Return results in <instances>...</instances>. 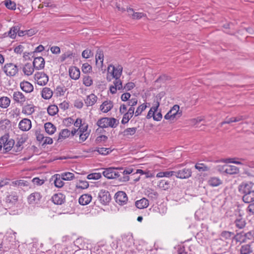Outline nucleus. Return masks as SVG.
Here are the masks:
<instances>
[{
    "mask_svg": "<svg viewBox=\"0 0 254 254\" xmlns=\"http://www.w3.org/2000/svg\"><path fill=\"white\" fill-rule=\"evenodd\" d=\"M239 191L243 194V201L246 203L254 201V184L251 182L243 183L239 187Z\"/></svg>",
    "mask_w": 254,
    "mask_h": 254,
    "instance_id": "1",
    "label": "nucleus"
},
{
    "mask_svg": "<svg viewBox=\"0 0 254 254\" xmlns=\"http://www.w3.org/2000/svg\"><path fill=\"white\" fill-rule=\"evenodd\" d=\"M235 240L242 243H246L249 242H254V229L247 232L244 231L237 233L234 236Z\"/></svg>",
    "mask_w": 254,
    "mask_h": 254,
    "instance_id": "2",
    "label": "nucleus"
},
{
    "mask_svg": "<svg viewBox=\"0 0 254 254\" xmlns=\"http://www.w3.org/2000/svg\"><path fill=\"white\" fill-rule=\"evenodd\" d=\"M14 140L9 138L8 134H5L0 138V151L3 147L5 152L9 151L14 145Z\"/></svg>",
    "mask_w": 254,
    "mask_h": 254,
    "instance_id": "3",
    "label": "nucleus"
},
{
    "mask_svg": "<svg viewBox=\"0 0 254 254\" xmlns=\"http://www.w3.org/2000/svg\"><path fill=\"white\" fill-rule=\"evenodd\" d=\"M182 115V112L180 111V107L178 105H175L168 112L164 118L166 120L177 119Z\"/></svg>",
    "mask_w": 254,
    "mask_h": 254,
    "instance_id": "4",
    "label": "nucleus"
},
{
    "mask_svg": "<svg viewBox=\"0 0 254 254\" xmlns=\"http://www.w3.org/2000/svg\"><path fill=\"white\" fill-rule=\"evenodd\" d=\"M2 69L5 74L10 77L15 76L18 72L17 66L11 63L5 64Z\"/></svg>",
    "mask_w": 254,
    "mask_h": 254,
    "instance_id": "5",
    "label": "nucleus"
},
{
    "mask_svg": "<svg viewBox=\"0 0 254 254\" xmlns=\"http://www.w3.org/2000/svg\"><path fill=\"white\" fill-rule=\"evenodd\" d=\"M123 71V67L119 65L117 67L113 65H110L108 68V74H110L111 76L114 78H120ZM107 79H109V75L107 76Z\"/></svg>",
    "mask_w": 254,
    "mask_h": 254,
    "instance_id": "6",
    "label": "nucleus"
},
{
    "mask_svg": "<svg viewBox=\"0 0 254 254\" xmlns=\"http://www.w3.org/2000/svg\"><path fill=\"white\" fill-rule=\"evenodd\" d=\"M103 175L108 179H116L120 176V173L117 168H108L104 169L102 173Z\"/></svg>",
    "mask_w": 254,
    "mask_h": 254,
    "instance_id": "7",
    "label": "nucleus"
},
{
    "mask_svg": "<svg viewBox=\"0 0 254 254\" xmlns=\"http://www.w3.org/2000/svg\"><path fill=\"white\" fill-rule=\"evenodd\" d=\"M34 79L38 85L44 86L49 81V77L43 72H37L34 75Z\"/></svg>",
    "mask_w": 254,
    "mask_h": 254,
    "instance_id": "8",
    "label": "nucleus"
},
{
    "mask_svg": "<svg viewBox=\"0 0 254 254\" xmlns=\"http://www.w3.org/2000/svg\"><path fill=\"white\" fill-rule=\"evenodd\" d=\"M98 199L102 204L106 205L109 203L111 197L109 191L102 190L98 193Z\"/></svg>",
    "mask_w": 254,
    "mask_h": 254,
    "instance_id": "9",
    "label": "nucleus"
},
{
    "mask_svg": "<svg viewBox=\"0 0 254 254\" xmlns=\"http://www.w3.org/2000/svg\"><path fill=\"white\" fill-rule=\"evenodd\" d=\"M192 172L190 168H184L178 171H175V176L179 179H188L191 177Z\"/></svg>",
    "mask_w": 254,
    "mask_h": 254,
    "instance_id": "10",
    "label": "nucleus"
},
{
    "mask_svg": "<svg viewBox=\"0 0 254 254\" xmlns=\"http://www.w3.org/2000/svg\"><path fill=\"white\" fill-rule=\"evenodd\" d=\"M12 99L15 103L22 106L26 101L25 95L20 91H14L13 93Z\"/></svg>",
    "mask_w": 254,
    "mask_h": 254,
    "instance_id": "11",
    "label": "nucleus"
},
{
    "mask_svg": "<svg viewBox=\"0 0 254 254\" xmlns=\"http://www.w3.org/2000/svg\"><path fill=\"white\" fill-rule=\"evenodd\" d=\"M115 199L118 204L123 205L127 203L128 198L127 194L125 192L120 191L116 193Z\"/></svg>",
    "mask_w": 254,
    "mask_h": 254,
    "instance_id": "12",
    "label": "nucleus"
},
{
    "mask_svg": "<svg viewBox=\"0 0 254 254\" xmlns=\"http://www.w3.org/2000/svg\"><path fill=\"white\" fill-rule=\"evenodd\" d=\"M42 195L38 192H34L28 197V202L30 204H36L40 202Z\"/></svg>",
    "mask_w": 254,
    "mask_h": 254,
    "instance_id": "13",
    "label": "nucleus"
},
{
    "mask_svg": "<svg viewBox=\"0 0 254 254\" xmlns=\"http://www.w3.org/2000/svg\"><path fill=\"white\" fill-rule=\"evenodd\" d=\"M31 122L29 119L25 118L19 123L18 127L22 131H28L31 128Z\"/></svg>",
    "mask_w": 254,
    "mask_h": 254,
    "instance_id": "14",
    "label": "nucleus"
},
{
    "mask_svg": "<svg viewBox=\"0 0 254 254\" xmlns=\"http://www.w3.org/2000/svg\"><path fill=\"white\" fill-rule=\"evenodd\" d=\"M33 65L35 69L37 70L43 69L45 67V60L42 57L35 58Z\"/></svg>",
    "mask_w": 254,
    "mask_h": 254,
    "instance_id": "15",
    "label": "nucleus"
},
{
    "mask_svg": "<svg viewBox=\"0 0 254 254\" xmlns=\"http://www.w3.org/2000/svg\"><path fill=\"white\" fill-rule=\"evenodd\" d=\"M52 200L55 204L61 205L65 201V196L62 193H56L52 197Z\"/></svg>",
    "mask_w": 254,
    "mask_h": 254,
    "instance_id": "16",
    "label": "nucleus"
},
{
    "mask_svg": "<svg viewBox=\"0 0 254 254\" xmlns=\"http://www.w3.org/2000/svg\"><path fill=\"white\" fill-rule=\"evenodd\" d=\"M20 87L21 89L27 93L32 92L34 90L33 85L28 81H23L20 83Z\"/></svg>",
    "mask_w": 254,
    "mask_h": 254,
    "instance_id": "17",
    "label": "nucleus"
},
{
    "mask_svg": "<svg viewBox=\"0 0 254 254\" xmlns=\"http://www.w3.org/2000/svg\"><path fill=\"white\" fill-rule=\"evenodd\" d=\"M114 85H112L110 87V91L112 94H115L117 90H121L123 89L122 82L120 78H115L114 81Z\"/></svg>",
    "mask_w": 254,
    "mask_h": 254,
    "instance_id": "18",
    "label": "nucleus"
},
{
    "mask_svg": "<svg viewBox=\"0 0 254 254\" xmlns=\"http://www.w3.org/2000/svg\"><path fill=\"white\" fill-rule=\"evenodd\" d=\"M134 113V108H132V107H129L127 112L125 113L121 121L122 124H126L128 122L129 120L132 117L133 114Z\"/></svg>",
    "mask_w": 254,
    "mask_h": 254,
    "instance_id": "19",
    "label": "nucleus"
},
{
    "mask_svg": "<svg viewBox=\"0 0 254 254\" xmlns=\"http://www.w3.org/2000/svg\"><path fill=\"white\" fill-rule=\"evenodd\" d=\"M98 97L94 94H91L86 96L84 102L87 107L93 106L97 102Z\"/></svg>",
    "mask_w": 254,
    "mask_h": 254,
    "instance_id": "20",
    "label": "nucleus"
},
{
    "mask_svg": "<svg viewBox=\"0 0 254 254\" xmlns=\"http://www.w3.org/2000/svg\"><path fill=\"white\" fill-rule=\"evenodd\" d=\"M113 107V102L110 100H106L100 105V110L103 113H107Z\"/></svg>",
    "mask_w": 254,
    "mask_h": 254,
    "instance_id": "21",
    "label": "nucleus"
},
{
    "mask_svg": "<svg viewBox=\"0 0 254 254\" xmlns=\"http://www.w3.org/2000/svg\"><path fill=\"white\" fill-rule=\"evenodd\" d=\"M234 224L237 228L242 229L245 227L246 222L245 218L241 215H239L234 221Z\"/></svg>",
    "mask_w": 254,
    "mask_h": 254,
    "instance_id": "22",
    "label": "nucleus"
},
{
    "mask_svg": "<svg viewBox=\"0 0 254 254\" xmlns=\"http://www.w3.org/2000/svg\"><path fill=\"white\" fill-rule=\"evenodd\" d=\"M20 28V27L19 25L12 26L7 33H4V35L14 39L16 38L17 34H18Z\"/></svg>",
    "mask_w": 254,
    "mask_h": 254,
    "instance_id": "23",
    "label": "nucleus"
},
{
    "mask_svg": "<svg viewBox=\"0 0 254 254\" xmlns=\"http://www.w3.org/2000/svg\"><path fill=\"white\" fill-rule=\"evenodd\" d=\"M68 72L69 76L73 79L77 80L80 77V70L75 66L70 67L69 68Z\"/></svg>",
    "mask_w": 254,
    "mask_h": 254,
    "instance_id": "24",
    "label": "nucleus"
},
{
    "mask_svg": "<svg viewBox=\"0 0 254 254\" xmlns=\"http://www.w3.org/2000/svg\"><path fill=\"white\" fill-rule=\"evenodd\" d=\"M222 180L217 177H210L207 181L208 185L212 187H218L222 184Z\"/></svg>",
    "mask_w": 254,
    "mask_h": 254,
    "instance_id": "25",
    "label": "nucleus"
},
{
    "mask_svg": "<svg viewBox=\"0 0 254 254\" xmlns=\"http://www.w3.org/2000/svg\"><path fill=\"white\" fill-rule=\"evenodd\" d=\"M223 170L224 172L230 175L237 174L239 171L238 168L233 165H225L223 167Z\"/></svg>",
    "mask_w": 254,
    "mask_h": 254,
    "instance_id": "26",
    "label": "nucleus"
},
{
    "mask_svg": "<svg viewBox=\"0 0 254 254\" xmlns=\"http://www.w3.org/2000/svg\"><path fill=\"white\" fill-rule=\"evenodd\" d=\"M92 199V196L89 194H83L80 196L78 202L80 204L85 205L89 204Z\"/></svg>",
    "mask_w": 254,
    "mask_h": 254,
    "instance_id": "27",
    "label": "nucleus"
},
{
    "mask_svg": "<svg viewBox=\"0 0 254 254\" xmlns=\"http://www.w3.org/2000/svg\"><path fill=\"white\" fill-rule=\"evenodd\" d=\"M34 69L33 64L30 63H27L23 67L22 70L25 75L29 76L33 74Z\"/></svg>",
    "mask_w": 254,
    "mask_h": 254,
    "instance_id": "28",
    "label": "nucleus"
},
{
    "mask_svg": "<svg viewBox=\"0 0 254 254\" xmlns=\"http://www.w3.org/2000/svg\"><path fill=\"white\" fill-rule=\"evenodd\" d=\"M35 106L33 104H27L23 106L22 113L26 115H31L35 111Z\"/></svg>",
    "mask_w": 254,
    "mask_h": 254,
    "instance_id": "29",
    "label": "nucleus"
},
{
    "mask_svg": "<svg viewBox=\"0 0 254 254\" xmlns=\"http://www.w3.org/2000/svg\"><path fill=\"white\" fill-rule=\"evenodd\" d=\"M253 252V248L250 243L243 245L240 249V254H251Z\"/></svg>",
    "mask_w": 254,
    "mask_h": 254,
    "instance_id": "30",
    "label": "nucleus"
},
{
    "mask_svg": "<svg viewBox=\"0 0 254 254\" xmlns=\"http://www.w3.org/2000/svg\"><path fill=\"white\" fill-rule=\"evenodd\" d=\"M53 95V91L49 87H44L41 92V96L44 99H50Z\"/></svg>",
    "mask_w": 254,
    "mask_h": 254,
    "instance_id": "31",
    "label": "nucleus"
},
{
    "mask_svg": "<svg viewBox=\"0 0 254 254\" xmlns=\"http://www.w3.org/2000/svg\"><path fill=\"white\" fill-rule=\"evenodd\" d=\"M54 178V184L55 187L58 188L63 187L64 185L63 179L60 174H55L53 177Z\"/></svg>",
    "mask_w": 254,
    "mask_h": 254,
    "instance_id": "32",
    "label": "nucleus"
},
{
    "mask_svg": "<svg viewBox=\"0 0 254 254\" xmlns=\"http://www.w3.org/2000/svg\"><path fill=\"white\" fill-rule=\"evenodd\" d=\"M135 205L139 209H143L149 205V201L145 198H142L135 202Z\"/></svg>",
    "mask_w": 254,
    "mask_h": 254,
    "instance_id": "33",
    "label": "nucleus"
},
{
    "mask_svg": "<svg viewBox=\"0 0 254 254\" xmlns=\"http://www.w3.org/2000/svg\"><path fill=\"white\" fill-rule=\"evenodd\" d=\"M46 132L49 134H53L56 130V127L51 123L47 122L44 125Z\"/></svg>",
    "mask_w": 254,
    "mask_h": 254,
    "instance_id": "34",
    "label": "nucleus"
},
{
    "mask_svg": "<svg viewBox=\"0 0 254 254\" xmlns=\"http://www.w3.org/2000/svg\"><path fill=\"white\" fill-rule=\"evenodd\" d=\"M155 102V103L154 104V106L151 108L147 115L146 118L147 119H150L151 117L153 118V116L154 115L155 112L157 111L159 106V102L158 101L157 99L156 101Z\"/></svg>",
    "mask_w": 254,
    "mask_h": 254,
    "instance_id": "35",
    "label": "nucleus"
},
{
    "mask_svg": "<svg viewBox=\"0 0 254 254\" xmlns=\"http://www.w3.org/2000/svg\"><path fill=\"white\" fill-rule=\"evenodd\" d=\"M18 200V196L16 195L10 194L6 196V203L9 206L15 204Z\"/></svg>",
    "mask_w": 254,
    "mask_h": 254,
    "instance_id": "36",
    "label": "nucleus"
},
{
    "mask_svg": "<svg viewBox=\"0 0 254 254\" xmlns=\"http://www.w3.org/2000/svg\"><path fill=\"white\" fill-rule=\"evenodd\" d=\"M10 100L7 97H1L0 98V107L1 108H7L10 105Z\"/></svg>",
    "mask_w": 254,
    "mask_h": 254,
    "instance_id": "37",
    "label": "nucleus"
},
{
    "mask_svg": "<svg viewBox=\"0 0 254 254\" xmlns=\"http://www.w3.org/2000/svg\"><path fill=\"white\" fill-rule=\"evenodd\" d=\"M194 167L199 172H201L208 171L210 170V168L205 164L199 162L196 163Z\"/></svg>",
    "mask_w": 254,
    "mask_h": 254,
    "instance_id": "38",
    "label": "nucleus"
},
{
    "mask_svg": "<svg viewBox=\"0 0 254 254\" xmlns=\"http://www.w3.org/2000/svg\"><path fill=\"white\" fill-rule=\"evenodd\" d=\"M136 127H128L125 129L123 131H122L121 132V134H122L124 136L133 135L136 133Z\"/></svg>",
    "mask_w": 254,
    "mask_h": 254,
    "instance_id": "39",
    "label": "nucleus"
},
{
    "mask_svg": "<svg viewBox=\"0 0 254 254\" xmlns=\"http://www.w3.org/2000/svg\"><path fill=\"white\" fill-rule=\"evenodd\" d=\"M70 134V131L68 129H64L60 132L57 140L59 141L60 140L64 139L69 136Z\"/></svg>",
    "mask_w": 254,
    "mask_h": 254,
    "instance_id": "40",
    "label": "nucleus"
},
{
    "mask_svg": "<svg viewBox=\"0 0 254 254\" xmlns=\"http://www.w3.org/2000/svg\"><path fill=\"white\" fill-rule=\"evenodd\" d=\"M123 241L127 246H129L133 243V240L132 235L125 234L122 236Z\"/></svg>",
    "mask_w": 254,
    "mask_h": 254,
    "instance_id": "41",
    "label": "nucleus"
},
{
    "mask_svg": "<svg viewBox=\"0 0 254 254\" xmlns=\"http://www.w3.org/2000/svg\"><path fill=\"white\" fill-rule=\"evenodd\" d=\"M175 176V171H169L165 172H160L156 175L157 178L167 177L170 178L172 176Z\"/></svg>",
    "mask_w": 254,
    "mask_h": 254,
    "instance_id": "42",
    "label": "nucleus"
},
{
    "mask_svg": "<svg viewBox=\"0 0 254 254\" xmlns=\"http://www.w3.org/2000/svg\"><path fill=\"white\" fill-rule=\"evenodd\" d=\"M12 184L21 188L24 187H27L29 186V183L27 181L24 180H19L13 181L12 182Z\"/></svg>",
    "mask_w": 254,
    "mask_h": 254,
    "instance_id": "43",
    "label": "nucleus"
},
{
    "mask_svg": "<svg viewBox=\"0 0 254 254\" xmlns=\"http://www.w3.org/2000/svg\"><path fill=\"white\" fill-rule=\"evenodd\" d=\"M59 111V109L57 106L55 105H51L49 106L47 109L48 114L52 116L56 115Z\"/></svg>",
    "mask_w": 254,
    "mask_h": 254,
    "instance_id": "44",
    "label": "nucleus"
},
{
    "mask_svg": "<svg viewBox=\"0 0 254 254\" xmlns=\"http://www.w3.org/2000/svg\"><path fill=\"white\" fill-rule=\"evenodd\" d=\"M112 150L110 148L97 147L94 150V151L98 152L100 154L106 155L112 152Z\"/></svg>",
    "mask_w": 254,
    "mask_h": 254,
    "instance_id": "45",
    "label": "nucleus"
},
{
    "mask_svg": "<svg viewBox=\"0 0 254 254\" xmlns=\"http://www.w3.org/2000/svg\"><path fill=\"white\" fill-rule=\"evenodd\" d=\"M66 91L64 86H58L55 90L54 93L57 97L63 96Z\"/></svg>",
    "mask_w": 254,
    "mask_h": 254,
    "instance_id": "46",
    "label": "nucleus"
},
{
    "mask_svg": "<svg viewBox=\"0 0 254 254\" xmlns=\"http://www.w3.org/2000/svg\"><path fill=\"white\" fill-rule=\"evenodd\" d=\"M108 118L105 117L99 119L97 122V125L101 128L108 127Z\"/></svg>",
    "mask_w": 254,
    "mask_h": 254,
    "instance_id": "47",
    "label": "nucleus"
},
{
    "mask_svg": "<svg viewBox=\"0 0 254 254\" xmlns=\"http://www.w3.org/2000/svg\"><path fill=\"white\" fill-rule=\"evenodd\" d=\"M220 236L222 239L225 240H229L232 237L234 238L235 235L233 232L227 231H223L221 232Z\"/></svg>",
    "mask_w": 254,
    "mask_h": 254,
    "instance_id": "48",
    "label": "nucleus"
},
{
    "mask_svg": "<svg viewBox=\"0 0 254 254\" xmlns=\"http://www.w3.org/2000/svg\"><path fill=\"white\" fill-rule=\"evenodd\" d=\"M62 179L64 181H71L74 178V175L70 172H64L60 174Z\"/></svg>",
    "mask_w": 254,
    "mask_h": 254,
    "instance_id": "49",
    "label": "nucleus"
},
{
    "mask_svg": "<svg viewBox=\"0 0 254 254\" xmlns=\"http://www.w3.org/2000/svg\"><path fill=\"white\" fill-rule=\"evenodd\" d=\"M4 5L9 9L10 10H15L16 9V4L15 2L11 0H5Z\"/></svg>",
    "mask_w": 254,
    "mask_h": 254,
    "instance_id": "50",
    "label": "nucleus"
},
{
    "mask_svg": "<svg viewBox=\"0 0 254 254\" xmlns=\"http://www.w3.org/2000/svg\"><path fill=\"white\" fill-rule=\"evenodd\" d=\"M147 194L148 197L153 200H156L158 197V194L157 191L153 190H148L147 191Z\"/></svg>",
    "mask_w": 254,
    "mask_h": 254,
    "instance_id": "51",
    "label": "nucleus"
},
{
    "mask_svg": "<svg viewBox=\"0 0 254 254\" xmlns=\"http://www.w3.org/2000/svg\"><path fill=\"white\" fill-rule=\"evenodd\" d=\"M108 127L115 128L118 126L119 124L118 121L113 118H108Z\"/></svg>",
    "mask_w": 254,
    "mask_h": 254,
    "instance_id": "52",
    "label": "nucleus"
},
{
    "mask_svg": "<svg viewBox=\"0 0 254 254\" xmlns=\"http://www.w3.org/2000/svg\"><path fill=\"white\" fill-rule=\"evenodd\" d=\"M10 122L9 120L5 119L0 121V128L2 130L6 129L8 127H10Z\"/></svg>",
    "mask_w": 254,
    "mask_h": 254,
    "instance_id": "53",
    "label": "nucleus"
},
{
    "mask_svg": "<svg viewBox=\"0 0 254 254\" xmlns=\"http://www.w3.org/2000/svg\"><path fill=\"white\" fill-rule=\"evenodd\" d=\"M24 142L23 139L21 138L16 143L15 146L14 147V150L15 152H20L23 149V144Z\"/></svg>",
    "mask_w": 254,
    "mask_h": 254,
    "instance_id": "54",
    "label": "nucleus"
},
{
    "mask_svg": "<svg viewBox=\"0 0 254 254\" xmlns=\"http://www.w3.org/2000/svg\"><path fill=\"white\" fill-rule=\"evenodd\" d=\"M158 186L163 190H167L170 187V182L167 181L162 180L159 182Z\"/></svg>",
    "mask_w": 254,
    "mask_h": 254,
    "instance_id": "55",
    "label": "nucleus"
},
{
    "mask_svg": "<svg viewBox=\"0 0 254 254\" xmlns=\"http://www.w3.org/2000/svg\"><path fill=\"white\" fill-rule=\"evenodd\" d=\"M95 58L96 63H97L98 60H99L100 63L102 64L104 60V54L103 51L100 50H98L95 56Z\"/></svg>",
    "mask_w": 254,
    "mask_h": 254,
    "instance_id": "56",
    "label": "nucleus"
},
{
    "mask_svg": "<svg viewBox=\"0 0 254 254\" xmlns=\"http://www.w3.org/2000/svg\"><path fill=\"white\" fill-rule=\"evenodd\" d=\"M102 177V175L100 173H91L87 176L88 180H98Z\"/></svg>",
    "mask_w": 254,
    "mask_h": 254,
    "instance_id": "57",
    "label": "nucleus"
},
{
    "mask_svg": "<svg viewBox=\"0 0 254 254\" xmlns=\"http://www.w3.org/2000/svg\"><path fill=\"white\" fill-rule=\"evenodd\" d=\"M146 108L147 105L145 104H142L140 105L139 107H138L136 111L134 113L135 114V116L137 117L140 115L141 113L146 109Z\"/></svg>",
    "mask_w": 254,
    "mask_h": 254,
    "instance_id": "58",
    "label": "nucleus"
},
{
    "mask_svg": "<svg viewBox=\"0 0 254 254\" xmlns=\"http://www.w3.org/2000/svg\"><path fill=\"white\" fill-rule=\"evenodd\" d=\"M88 187V182L86 181H79V183L76 185V188L78 189H86Z\"/></svg>",
    "mask_w": 254,
    "mask_h": 254,
    "instance_id": "59",
    "label": "nucleus"
},
{
    "mask_svg": "<svg viewBox=\"0 0 254 254\" xmlns=\"http://www.w3.org/2000/svg\"><path fill=\"white\" fill-rule=\"evenodd\" d=\"M146 16V14H145L143 12H134L131 14V18L133 19H139L141 18L142 17Z\"/></svg>",
    "mask_w": 254,
    "mask_h": 254,
    "instance_id": "60",
    "label": "nucleus"
},
{
    "mask_svg": "<svg viewBox=\"0 0 254 254\" xmlns=\"http://www.w3.org/2000/svg\"><path fill=\"white\" fill-rule=\"evenodd\" d=\"M83 84L87 87L91 86L93 83V80L89 76H86L83 79Z\"/></svg>",
    "mask_w": 254,
    "mask_h": 254,
    "instance_id": "61",
    "label": "nucleus"
},
{
    "mask_svg": "<svg viewBox=\"0 0 254 254\" xmlns=\"http://www.w3.org/2000/svg\"><path fill=\"white\" fill-rule=\"evenodd\" d=\"M137 103V99L136 98H132L127 101V103L126 104L127 106H130L132 108H134V106L136 105Z\"/></svg>",
    "mask_w": 254,
    "mask_h": 254,
    "instance_id": "62",
    "label": "nucleus"
},
{
    "mask_svg": "<svg viewBox=\"0 0 254 254\" xmlns=\"http://www.w3.org/2000/svg\"><path fill=\"white\" fill-rule=\"evenodd\" d=\"M82 70L84 73H88L92 70V66L88 63H84L82 66Z\"/></svg>",
    "mask_w": 254,
    "mask_h": 254,
    "instance_id": "63",
    "label": "nucleus"
},
{
    "mask_svg": "<svg viewBox=\"0 0 254 254\" xmlns=\"http://www.w3.org/2000/svg\"><path fill=\"white\" fill-rule=\"evenodd\" d=\"M91 254H103V251L101 249L99 246L94 247L91 251Z\"/></svg>",
    "mask_w": 254,
    "mask_h": 254,
    "instance_id": "64",
    "label": "nucleus"
}]
</instances>
